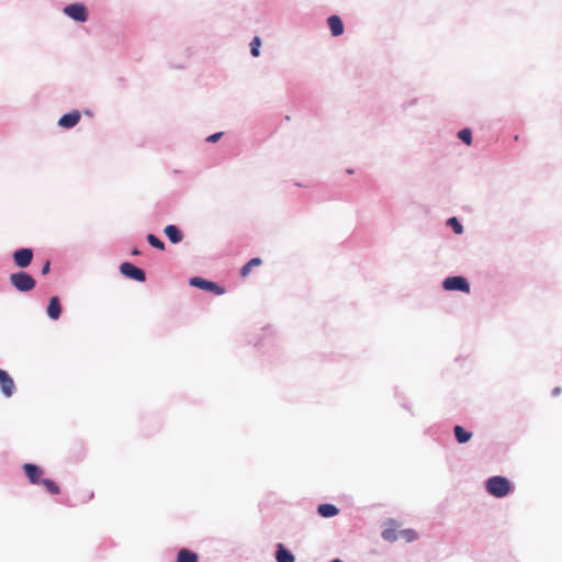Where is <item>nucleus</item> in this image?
Returning <instances> with one entry per match:
<instances>
[{
  "label": "nucleus",
  "instance_id": "f3484780",
  "mask_svg": "<svg viewBox=\"0 0 562 562\" xmlns=\"http://www.w3.org/2000/svg\"><path fill=\"white\" fill-rule=\"evenodd\" d=\"M453 432H454L456 439L458 440L459 443H465L472 437L471 432L464 430L463 427L459 426V425L454 426Z\"/></svg>",
  "mask_w": 562,
  "mask_h": 562
},
{
  "label": "nucleus",
  "instance_id": "a878e982",
  "mask_svg": "<svg viewBox=\"0 0 562 562\" xmlns=\"http://www.w3.org/2000/svg\"><path fill=\"white\" fill-rule=\"evenodd\" d=\"M261 263V260L259 258H252L251 260H248V270L252 267L259 266Z\"/></svg>",
  "mask_w": 562,
  "mask_h": 562
},
{
  "label": "nucleus",
  "instance_id": "9b49d317",
  "mask_svg": "<svg viewBox=\"0 0 562 562\" xmlns=\"http://www.w3.org/2000/svg\"><path fill=\"white\" fill-rule=\"evenodd\" d=\"M333 36H340L344 33V23L338 15H330L327 20Z\"/></svg>",
  "mask_w": 562,
  "mask_h": 562
},
{
  "label": "nucleus",
  "instance_id": "423d86ee",
  "mask_svg": "<svg viewBox=\"0 0 562 562\" xmlns=\"http://www.w3.org/2000/svg\"><path fill=\"white\" fill-rule=\"evenodd\" d=\"M33 259V251L30 248H21L13 252L14 263L19 268H26L31 265Z\"/></svg>",
  "mask_w": 562,
  "mask_h": 562
},
{
  "label": "nucleus",
  "instance_id": "2eb2a0df",
  "mask_svg": "<svg viewBox=\"0 0 562 562\" xmlns=\"http://www.w3.org/2000/svg\"><path fill=\"white\" fill-rule=\"evenodd\" d=\"M276 559L278 562H294V555L288 551L282 544L278 546L276 552Z\"/></svg>",
  "mask_w": 562,
  "mask_h": 562
},
{
  "label": "nucleus",
  "instance_id": "1a4fd4ad",
  "mask_svg": "<svg viewBox=\"0 0 562 562\" xmlns=\"http://www.w3.org/2000/svg\"><path fill=\"white\" fill-rule=\"evenodd\" d=\"M23 469H24L25 475L27 476V479L30 480V482L32 484H40L42 482L41 477H42L44 471L40 467L32 464V463H25L23 465Z\"/></svg>",
  "mask_w": 562,
  "mask_h": 562
},
{
  "label": "nucleus",
  "instance_id": "0eeeda50",
  "mask_svg": "<svg viewBox=\"0 0 562 562\" xmlns=\"http://www.w3.org/2000/svg\"><path fill=\"white\" fill-rule=\"evenodd\" d=\"M0 389L5 397H11L15 391L13 379L2 369H0Z\"/></svg>",
  "mask_w": 562,
  "mask_h": 562
},
{
  "label": "nucleus",
  "instance_id": "bb28decb",
  "mask_svg": "<svg viewBox=\"0 0 562 562\" xmlns=\"http://www.w3.org/2000/svg\"><path fill=\"white\" fill-rule=\"evenodd\" d=\"M49 269H50V263H49V261H46L42 268V273L47 274L49 272Z\"/></svg>",
  "mask_w": 562,
  "mask_h": 562
},
{
  "label": "nucleus",
  "instance_id": "a211bd4d",
  "mask_svg": "<svg viewBox=\"0 0 562 562\" xmlns=\"http://www.w3.org/2000/svg\"><path fill=\"white\" fill-rule=\"evenodd\" d=\"M400 531L394 528V527H390V528H385L383 531H382V537L384 540L386 541H396L398 539V535Z\"/></svg>",
  "mask_w": 562,
  "mask_h": 562
},
{
  "label": "nucleus",
  "instance_id": "412c9836",
  "mask_svg": "<svg viewBox=\"0 0 562 562\" xmlns=\"http://www.w3.org/2000/svg\"><path fill=\"white\" fill-rule=\"evenodd\" d=\"M459 138L467 145L472 143V132L469 128H463L458 133Z\"/></svg>",
  "mask_w": 562,
  "mask_h": 562
},
{
  "label": "nucleus",
  "instance_id": "b1692460",
  "mask_svg": "<svg viewBox=\"0 0 562 562\" xmlns=\"http://www.w3.org/2000/svg\"><path fill=\"white\" fill-rule=\"evenodd\" d=\"M260 38L258 36H256L251 43H250V46H251V55L255 56V57H258L259 56V47H260Z\"/></svg>",
  "mask_w": 562,
  "mask_h": 562
},
{
  "label": "nucleus",
  "instance_id": "20e7f679",
  "mask_svg": "<svg viewBox=\"0 0 562 562\" xmlns=\"http://www.w3.org/2000/svg\"><path fill=\"white\" fill-rule=\"evenodd\" d=\"M120 271L126 278L136 280L138 282H144L146 280L145 272L140 268L134 266L133 263L123 262L120 266Z\"/></svg>",
  "mask_w": 562,
  "mask_h": 562
},
{
  "label": "nucleus",
  "instance_id": "c85d7f7f",
  "mask_svg": "<svg viewBox=\"0 0 562 562\" xmlns=\"http://www.w3.org/2000/svg\"><path fill=\"white\" fill-rule=\"evenodd\" d=\"M132 254H133V255H138V254H139V250L134 249V250L132 251Z\"/></svg>",
  "mask_w": 562,
  "mask_h": 562
},
{
  "label": "nucleus",
  "instance_id": "393cba45",
  "mask_svg": "<svg viewBox=\"0 0 562 562\" xmlns=\"http://www.w3.org/2000/svg\"><path fill=\"white\" fill-rule=\"evenodd\" d=\"M223 133H215V134H212L210 135L207 138H206V142L209 143H215L217 142L221 137H222Z\"/></svg>",
  "mask_w": 562,
  "mask_h": 562
},
{
  "label": "nucleus",
  "instance_id": "6ab92c4d",
  "mask_svg": "<svg viewBox=\"0 0 562 562\" xmlns=\"http://www.w3.org/2000/svg\"><path fill=\"white\" fill-rule=\"evenodd\" d=\"M41 483L45 486V488L48 493H50L53 495L59 494L60 488L53 480L44 479V480H42Z\"/></svg>",
  "mask_w": 562,
  "mask_h": 562
},
{
  "label": "nucleus",
  "instance_id": "6e6552de",
  "mask_svg": "<svg viewBox=\"0 0 562 562\" xmlns=\"http://www.w3.org/2000/svg\"><path fill=\"white\" fill-rule=\"evenodd\" d=\"M64 11L68 16L79 22H85L88 18L87 10L82 4H70Z\"/></svg>",
  "mask_w": 562,
  "mask_h": 562
},
{
  "label": "nucleus",
  "instance_id": "dca6fc26",
  "mask_svg": "<svg viewBox=\"0 0 562 562\" xmlns=\"http://www.w3.org/2000/svg\"><path fill=\"white\" fill-rule=\"evenodd\" d=\"M317 512L323 517H334L338 514V508L331 504H322L318 506Z\"/></svg>",
  "mask_w": 562,
  "mask_h": 562
},
{
  "label": "nucleus",
  "instance_id": "f03ea898",
  "mask_svg": "<svg viewBox=\"0 0 562 562\" xmlns=\"http://www.w3.org/2000/svg\"><path fill=\"white\" fill-rule=\"evenodd\" d=\"M10 282L20 292H29L36 285L35 279L23 271L12 273L10 276Z\"/></svg>",
  "mask_w": 562,
  "mask_h": 562
},
{
  "label": "nucleus",
  "instance_id": "ddd939ff",
  "mask_svg": "<svg viewBox=\"0 0 562 562\" xmlns=\"http://www.w3.org/2000/svg\"><path fill=\"white\" fill-rule=\"evenodd\" d=\"M164 232L172 244H178L183 238V234L176 225H167Z\"/></svg>",
  "mask_w": 562,
  "mask_h": 562
},
{
  "label": "nucleus",
  "instance_id": "f8f14e48",
  "mask_svg": "<svg viewBox=\"0 0 562 562\" xmlns=\"http://www.w3.org/2000/svg\"><path fill=\"white\" fill-rule=\"evenodd\" d=\"M60 313H61V306H60L59 299L57 296L50 297L49 304L47 306V315L52 319L56 321L59 318Z\"/></svg>",
  "mask_w": 562,
  "mask_h": 562
},
{
  "label": "nucleus",
  "instance_id": "4468645a",
  "mask_svg": "<svg viewBox=\"0 0 562 562\" xmlns=\"http://www.w3.org/2000/svg\"><path fill=\"white\" fill-rule=\"evenodd\" d=\"M198 554L188 549H180L177 555V562H198Z\"/></svg>",
  "mask_w": 562,
  "mask_h": 562
},
{
  "label": "nucleus",
  "instance_id": "aec40b11",
  "mask_svg": "<svg viewBox=\"0 0 562 562\" xmlns=\"http://www.w3.org/2000/svg\"><path fill=\"white\" fill-rule=\"evenodd\" d=\"M398 539H403L405 540L406 542H411L415 539H417V533L415 530L413 529H403V530H400V533H398Z\"/></svg>",
  "mask_w": 562,
  "mask_h": 562
},
{
  "label": "nucleus",
  "instance_id": "4be33fe9",
  "mask_svg": "<svg viewBox=\"0 0 562 562\" xmlns=\"http://www.w3.org/2000/svg\"><path fill=\"white\" fill-rule=\"evenodd\" d=\"M448 225L453 229L456 234H461L463 232V227L457 217H450L448 220Z\"/></svg>",
  "mask_w": 562,
  "mask_h": 562
},
{
  "label": "nucleus",
  "instance_id": "5701e85b",
  "mask_svg": "<svg viewBox=\"0 0 562 562\" xmlns=\"http://www.w3.org/2000/svg\"><path fill=\"white\" fill-rule=\"evenodd\" d=\"M147 240H148V243H149L153 247H155V248H157V249H160V250L165 249V245H164V243H162L158 237H156L155 235L149 234V235L147 236Z\"/></svg>",
  "mask_w": 562,
  "mask_h": 562
},
{
  "label": "nucleus",
  "instance_id": "39448f33",
  "mask_svg": "<svg viewBox=\"0 0 562 562\" xmlns=\"http://www.w3.org/2000/svg\"><path fill=\"white\" fill-rule=\"evenodd\" d=\"M190 285L200 288L205 291L213 292L215 294H223L224 290L216 283L212 281L204 280L199 277L191 278L189 281Z\"/></svg>",
  "mask_w": 562,
  "mask_h": 562
},
{
  "label": "nucleus",
  "instance_id": "9d476101",
  "mask_svg": "<svg viewBox=\"0 0 562 562\" xmlns=\"http://www.w3.org/2000/svg\"><path fill=\"white\" fill-rule=\"evenodd\" d=\"M80 117H81V115H80L79 111H72L70 113L64 114L59 119L58 125L64 128H71L78 124V122L80 121Z\"/></svg>",
  "mask_w": 562,
  "mask_h": 562
},
{
  "label": "nucleus",
  "instance_id": "7ed1b4c3",
  "mask_svg": "<svg viewBox=\"0 0 562 562\" xmlns=\"http://www.w3.org/2000/svg\"><path fill=\"white\" fill-rule=\"evenodd\" d=\"M442 285L447 291L470 292V284L464 277H448L443 280Z\"/></svg>",
  "mask_w": 562,
  "mask_h": 562
},
{
  "label": "nucleus",
  "instance_id": "f257e3e1",
  "mask_svg": "<svg viewBox=\"0 0 562 562\" xmlns=\"http://www.w3.org/2000/svg\"><path fill=\"white\" fill-rule=\"evenodd\" d=\"M486 490L495 497H504L510 491V483L504 476H492L486 481Z\"/></svg>",
  "mask_w": 562,
  "mask_h": 562
},
{
  "label": "nucleus",
  "instance_id": "cd10ccee",
  "mask_svg": "<svg viewBox=\"0 0 562 562\" xmlns=\"http://www.w3.org/2000/svg\"><path fill=\"white\" fill-rule=\"evenodd\" d=\"M240 274H241V276H246V266H243V267L240 268Z\"/></svg>",
  "mask_w": 562,
  "mask_h": 562
}]
</instances>
